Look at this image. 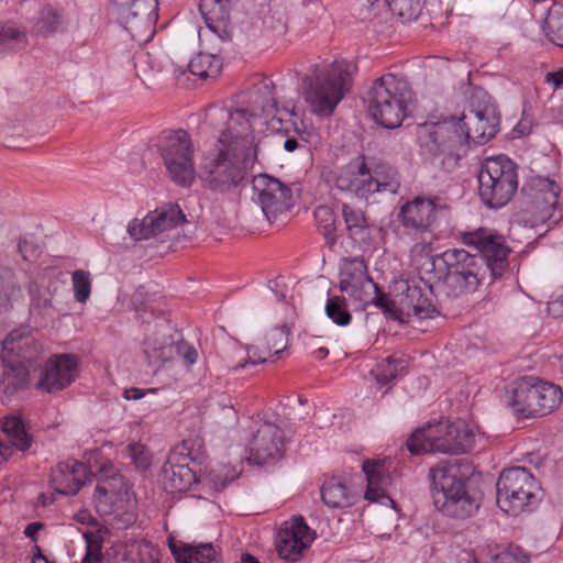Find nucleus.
Masks as SVG:
<instances>
[{
  "mask_svg": "<svg viewBox=\"0 0 563 563\" xmlns=\"http://www.w3.org/2000/svg\"><path fill=\"white\" fill-rule=\"evenodd\" d=\"M461 241L476 253L450 249L439 257L446 268L442 288L451 297L475 291L481 284L500 277L508 267L509 249L501 235L478 228L462 232Z\"/></svg>",
  "mask_w": 563,
  "mask_h": 563,
  "instance_id": "1",
  "label": "nucleus"
},
{
  "mask_svg": "<svg viewBox=\"0 0 563 563\" xmlns=\"http://www.w3.org/2000/svg\"><path fill=\"white\" fill-rule=\"evenodd\" d=\"M225 140H217L212 147L203 152L199 164L202 186L220 195L233 192L244 186L249 170L256 159V155L243 146Z\"/></svg>",
  "mask_w": 563,
  "mask_h": 563,
  "instance_id": "2",
  "label": "nucleus"
},
{
  "mask_svg": "<svg viewBox=\"0 0 563 563\" xmlns=\"http://www.w3.org/2000/svg\"><path fill=\"white\" fill-rule=\"evenodd\" d=\"M89 475L96 477V503H106L117 496L124 488V477L115 470L114 465L104 457H96L89 461L87 467L77 460L59 462L51 472V485L56 493L62 495H76Z\"/></svg>",
  "mask_w": 563,
  "mask_h": 563,
  "instance_id": "3",
  "label": "nucleus"
},
{
  "mask_svg": "<svg viewBox=\"0 0 563 563\" xmlns=\"http://www.w3.org/2000/svg\"><path fill=\"white\" fill-rule=\"evenodd\" d=\"M353 66L346 60L313 65L302 80V97L310 111L330 117L352 84Z\"/></svg>",
  "mask_w": 563,
  "mask_h": 563,
  "instance_id": "4",
  "label": "nucleus"
},
{
  "mask_svg": "<svg viewBox=\"0 0 563 563\" xmlns=\"http://www.w3.org/2000/svg\"><path fill=\"white\" fill-rule=\"evenodd\" d=\"M410 99L411 89L407 81L394 74H385L374 80L365 97L368 114L386 129L401 124Z\"/></svg>",
  "mask_w": 563,
  "mask_h": 563,
  "instance_id": "5",
  "label": "nucleus"
},
{
  "mask_svg": "<svg viewBox=\"0 0 563 563\" xmlns=\"http://www.w3.org/2000/svg\"><path fill=\"white\" fill-rule=\"evenodd\" d=\"M474 438L473 430L464 421L441 420L416 430L408 439L407 448L417 455L430 452L462 454L472 449Z\"/></svg>",
  "mask_w": 563,
  "mask_h": 563,
  "instance_id": "6",
  "label": "nucleus"
},
{
  "mask_svg": "<svg viewBox=\"0 0 563 563\" xmlns=\"http://www.w3.org/2000/svg\"><path fill=\"white\" fill-rule=\"evenodd\" d=\"M432 497L435 508L443 515L466 519L479 508L478 501L466 490L465 482L455 465L438 464L430 470Z\"/></svg>",
  "mask_w": 563,
  "mask_h": 563,
  "instance_id": "7",
  "label": "nucleus"
},
{
  "mask_svg": "<svg viewBox=\"0 0 563 563\" xmlns=\"http://www.w3.org/2000/svg\"><path fill=\"white\" fill-rule=\"evenodd\" d=\"M416 136L422 154L428 155L434 165L446 170L457 165L462 146L455 118L418 124Z\"/></svg>",
  "mask_w": 563,
  "mask_h": 563,
  "instance_id": "8",
  "label": "nucleus"
},
{
  "mask_svg": "<svg viewBox=\"0 0 563 563\" xmlns=\"http://www.w3.org/2000/svg\"><path fill=\"white\" fill-rule=\"evenodd\" d=\"M477 178L479 198L493 209L506 206L518 189L517 166L504 155L486 158Z\"/></svg>",
  "mask_w": 563,
  "mask_h": 563,
  "instance_id": "9",
  "label": "nucleus"
},
{
  "mask_svg": "<svg viewBox=\"0 0 563 563\" xmlns=\"http://www.w3.org/2000/svg\"><path fill=\"white\" fill-rule=\"evenodd\" d=\"M157 147L170 180L184 188L191 187L196 180V169L190 135L184 130L163 132Z\"/></svg>",
  "mask_w": 563,
  "mask_h": 563,
  "instance_id": "10",
  "label": "nucleus"
},
{
  "mask_svg": "<svg viewBox=\"0 0 563 563\" xmlns=\"http://www.w3.org/2000/svg\"><path fill=\"white\" fill-rule=\"evenodd\" d=\"M496 486L497 505L506 514L517 516L539 500L540 486L525 467L504 470Z\"/></svg>",
  "mask_w": 563,
  "mask_h": 563,
  "instance_id": "11",
  "label": "nucleus"
},
{
  "mask_svg": "<svg viewBox=\"0 0 563 563\" xmlns=\"http://www.w3.org/2000/svg\"><path fill=\"white\" fill-rule=\"evenodd\" d=\"M263 89L265 90V100L255 101L261 107V112L254 113V115H263L266 119L276 120L278 123H282L283 119L279 115L282 111L276 99L272 96L269 85L264 84ZM220 117L227 120V126L220 133L218 140L227 139L228 143L243 146L244 150H250L251 154L257 155L255 137L250 122V118L253 114H249L245 109H236L233 112L221 110Z\"/></svg>",
  "mask_w": 563,
  "mask_h": 563,
  "instance_id": "12",
  "label": "nucleus"
},
{
  "mask_svg": "<svg viewBox=\"0 0 563 563\" xmlns=\"http://www.w3.org/2000/svg\"><path fill=\"white\" fill-rule=\"evenodd\" d=\"M523 191L525 222L538 227L551 221L559 206L560 185L550 178L537 177L530 180Z\"/></svg>",
  "mask_w": 563,
  "mask_h": 563,
  "instance_id": "13",
  "label": "nucleus"
},
{
  "mask_svg": "<svg viewBox=\"0 0 563 563\" xmlns=\"http://www.w3.org/2000/svg\"><path fill=\"white\" fill-rule=\"evenodd\" d=\"M456 120L461 146L466 143L485 144L498 132L499 115L490 104H483L464 111Z\"/></svg>",
  "mask_w": 563,
  "mask_h": 563,
  "instance_id": "14",
  "label": "nucleus"
},
{
  "mask_svg": "<svg viewBox=\"0 0 563 563\" xmlns=\"http://www.w3.org/2000/svg\"><path fill=\"white\" fill-rule=\"evenodd\" d=\"M185 214L175 203H168L148 212L143 219H133L128 225V233L134 241L156 238L185 222Z\"/></svg>",
  "mask_w": 563,
  "mask_h": 563,
  "instance_id": "15",
  "label": "nucleus"
},
{
  "mask_svg": "<svg viewBox=\"0 0 563 563\" xmlns=\"http://www.w3.org/2000/svg\"><path fill=\"white\" fill-rule=\"evenodd\" d=\"M255 201L269 222L291 207V191L279 179L266 174H260L252 180Z\"/></svg>",
  "mask_w": 563,
  "mask_h": 563,
  "instance_id": "16",
  "label": "nucleus"
},
{
  "mask_svg": "<svg viewBox=\"0 0 563 563\" xmlns=\"http://www.w3.org/2000/svg\"><path fill=\"white\" fill-rule=\"evenodd\" d=\"M339 288L352 299L366 303L376 283L368 275L365 261L361 257L345 258L341 263L339 274Z\"/></svg>",
  "mask_w": 563,
  "mask_h": 563,
  "instance_id": "17",
  "label": "nucleus"
},
{
  "mask_svg": "<svg viewBox=\"0 0 563 563\" xmlns=\"http://www.w3.org/2000/svg\"><path fill=\"white\" fill-rule=\"evenodd\" d=\"M444 208L440 203V198L416 197L405 202L397 214L401 225L415 233L429 232L434 225L438 211Z\"/></svg>",
  "mask_w": 563,
  "mask_h": 563,
  "instance_id": "18",
  "label": "nucleus"
},
{
  "mask_svg": "<svg viewBox=\"0 0 563 563\" xmlns=\"http://www.w3.org/2000/svg\"><path fill=\"white\" fill-rule=\"evenodd\" d=\"M190 454L186 442L170 451L162 467V482L166 492H186L196 482V474L188 465V461L194 460Z\"/></svg>",
  "mask_w": 563,
  "mask_h": 563,
  "instance_id": "19",
  "label": "nucleus"
},
{
  "mask_svg": "<svg viewBox=\"0 0 563 563\" xmlns=\"http://www.w3.org/2000/svg\"><path fill=\"white\" fill-rule=\"evenodd\" d=\"M79 358L73 354L52 355L44 364L37 388L46 393L63 390L77 377Z\"/></svg>",
  "mask_w": 563,
  "mask_h": 563,
  "instance_id": "20",
  "label": "nucleus"
},
{
  "mask_svg": "<svg viewBox=\"0 0 563 563\" xmlns=\"http://www.w3.org/2000/svg\"><path fill=\"white\" fill-rule=\"evenodd\" d=\"M120 14L117 15L118 22L131 35L132 40L139 44L147 43L155 33L157 21V11L152 0L142 2L139 11H129L128 0H120Z\"/></svg>",
  "mask_w": 563,
  "mask_h": 563,
  "instance_id": "21",
  "label": "nucleus"
},
{
  "mask_svg": "<svg viewBox=\"0 0 563 563\" xmlns=\"http://www.w3.org/2000/svg\"><path fill=\"white\" fill-rule=\"evenodd\" d=\"M249 448L250 460L256 465L275 463L283 455V430L275 423H263L254 433Z\"/></svg>",
  "mask_w": 563,
  "mask_h": 563,
  "instance_id": "22",
  "label": "nucleus"
},
{
  "mask_svg": "<svg viewBox=\"0 0 563 563\" xmlns=\"http://www.w3.org/2000/svg\"><path fill=\"white\" fill-rule=\"evenodd\" d=\"M314 532L302 517L285 521L276 537V549L280 558L296 561L313 541Z\"/></svg>",
  "mask_w": 563,
  "mask_h": 563,
  "instance_id": "23",
  "label": "nucleus"
},
{
  "mask_svg": "<svg viewBox=\"0 0 563 563\" xmlns=\"http://www.w3.org/2000/svg\"><path fill=\"white\" fill-rule=\"evenodd\" d=\"M400 288L399 305L402 312L420 319L434 318L439 314L433 305L432 289L422 279L402 282Z\"/></svg>",
  "mask_w": 563,
  "mask_h": 563,
  "instance_id": "24",
  "label": "nucleus"
},
{
  "mask_svg": "<svg viewBox=\"0 0 563 563\" xmlns=\"http://www.w3.org/2000/svg\"><path fill=\"white\" fill-rule=\"evenodd\" d=\"M371 179V168L367 166L365 157L360 156L339 169L334 184L341 191L367 198L372 194Z\"/></svg>",
  "mask_w": 563,
  "mask_h": 563,
  "instance_id": "25",
  "label": "nucleus"
},
{
  "mask_svg": "<svg viewBox=\"0 0 563 563\" xmlns=\"http://www.w3.org/2000/svg\"><path fill=\"white\" fill-rule=\"evenodd\" d=\"M42 345L32 335L29 327L12 330L2 341L3 357L15 355L16 362L31 364L41 354Z\"/></svg>",
  "mask_w": 563,
  "mask_h": 563,
  "instance_id": "26",
  "label": "nucleus"
},
{
  "mask_svg": "<svg viewBox=\"0 0 563 563\" xmlns=\"http://www.w3.org/2000/svg\"><path fill=\"white\" fill-rule=\"evenodd\" d=\"M362 468L367 481L365 499L396 508L395 500L386 493L385 486L389 478L385 474L386 470L384 462L366 460L364 461Z\"/></svg>",
  "mask_w": 563,
  "mask_h": 563,
  "instance_id": "27",
  "label": "nucleus"
},
{
  "mask_svg": "<svg viewBox=\"0 0 563 563\" xmlns=\"http://www.w3.org/2000/svg\"><path fill=\"white\" fill-rule=\"evenodd\" d=\"M537 384L534 377H523L506 393V401L515 412L522 413L526 417L536 416L537 407Z\"/></svg>",
  "mask_w": 563,
  "mask_h": 563,
  "instance_id": "28",
  "label": "nucleus"
},
{
  "mask_svg": "<svg viewBox=\"0 0 563 563\" xmlns=\"http://www.w3.org/2000/svg\"><path fill=\"white\" fill-rule=\"evenodd\" d=\"M1 429L9 438L11 445L0 441V464L7 462L12 455V448L24 452L32 444V435L26 431L25 424L20 417H5L1 422Z\"/></svg>",
  "mask_w": 563,
  "mask_h": 563,
  "instance_id": "29",
  "label": "nucleus"
},
{
  "mask_svg": "<svg viewBox=\"0 0 563 563\" xmlns=\"http://www.w3.org/2000/svg\"><path fill=\"white\" fill-rule=\"evenodd\" d=\"M368 14L379 16L384 12H391L401 22H412L418 19L423 9V0H367Z\"/></svg>",
  "mask_w": 563,
  "mask_h": 563,
  "instance_id": "30",
  "label": "nucleus"
},
{
  "mask_svg": "<svg viewBox=\"0 0 563 563\" xmlns=\"http://www.w3.org/2000/svg\"><path fill=\"white\" fill-rule=\"evenodd\" d=\"M239 0H200L199 11L207 26L217 33L222 40L230 37L225 29L232 7Z\"/></svg>",
  "mask_w": 563,
  "mask_h": 563,
  "instance_id": "31",
  "label": "nucleus"
},
{
  "mask_svg": "<svg viewBox=\"0 0 563 563\" xmlns=\"http://www.w3.org/2000/svg\"><path fill=\"white\" fill-rule=\"evenodd\" d=\"M115 554L124 563H159V550L147 540L130 539L117 544Z\"/></svg>",
  "mask_w": 563,
  "mask_h": 563,
  "instance_id": "32",
  "label": "nucleus"
},
{
  "mask_svg": "<svg viewBox=\"0 0 563 563\" xmlns=\"http://www.w3.org/2000/svg\"><path fill=\"white\" fill-rule=\"evenodd\" d=\"M169 549L176 563H218L217 552L211 543L177 545L170 541Z\"/></svg>",
  "mask_w": 563,
  "mask_h": 563,
  "instance_id": "33",
  "label": "nucleus"
},
{
  "mask_svg": "<svg viewBox=\"0 0 563 563\" xmlns=\"http://www.w3.org/2000/svg\"><path fill=\"white\" fill-rule=\"evenodd\" d=\"M29 382V367L22 362H9L3 367L0 391L11 397L24 389Z\"/></svg>",
  "mask_w": 563,
  "mask_h": 563,
  "instance_id": "34",
  "label": "nucleus"
},
{
  "mask_svg": "<svg viewBox=\"0 0 563 563\" xmlns=\"http://www.w3.org/2000/svg\"><path fill=\"white\" fill-rule=\"evenodd\" d=\"M371 168L372 194L388 192L397 194L400 187L398 172L386 163H377Z\"/></svg>",
  "mask_w": 563,
  "mask_h": 563,
  "instance_id": "35",
  "label": "nucleus"
},
{
  "mask_svg": "<svg viewBox=\"0 0 563 563\" xmlns=\"http://www.w3.org/2000/svg\"><path fill=\"white\" fill-rule=\"evenodd\" d=\"M342 214L346 224L349 236L356 243H363L368 239V224L361 209L346 203L342 206Z\"/></svg>",
  "mask_w": 563,
  "mask_h": 563,
  "instance_id": "36",
  "label": "nucleus"
},
{
  "mask_svg": "<svg viewBox=\"0 0 563 563\" xmlns=\"http://www.w3.org/2000/svg\"><path fill=\"white\" fill-rule=\"evenodd\" d=\"M321 497L323 503L331 508H344L352 505L345 483L336 477H332L323 483Z\"/></svg>",
  "mask_w": 563,
  "mask_h": 563,
  "instance_id": "37",
  "label": "nucleus"
},
{
  "mask_svg": "<svg viewBox=\"0 0 563 563\" xmlns=\"http://www.w3.org/2000/svg\"><path fill=\"white\" fill-rule=\"evenodd\" d=\"M537 396L536 404L538 407L536 409V416H545L561 404L563 393L561 388L554 384L538 380Z\"/></svg>",
  "mask_w": 563,
  "mask_h": 563,
  "instance_id": "38",
  "label": "nucleus"
},
{
  "mask_svg": "<svg viewBox=\"0 0 563 563\" xmlns=\"http://www.w3.org/2000/svg\"><path fill=\"white\" fill-rule=\"evenodd\" d=\"M22 297V289L16 280L15 273L4 266H0V309L8 310L12 301Z\"/></svg>",
  "mask_w": 563,
  "mask_h": 563,
  "instance_id": "39",
  "label": "nucleus"
},
{
  "mask_svg": "<svg viewBox=\"0 0 563 563\" xmlns=\"http://www.w3.org/2000/svg\"><path fill=\"white\" fill-rule=\"evenodd\" d=\"M188 70L201 79L216 78L221 69V62L213 54L199 53L192 57L188 65Z\"/></svg>",
  "mask_w": 563,
  "mask_h": 563,
  "instance_id": "40",
  "label": "nucleus"
},
{
  "mask_svg": "<svg viewBox=\"0 0 563 563\" xmlns=\"http://www.w3.org/2000/svg\"><path fill=\"white\" fill-rule=\"evenodd\" d=\"M325 316L336 325L346 327L352 322L347 301L339 295L329 296L324 306Z\"/></svg>",
  "mask_w": 563,
  "mask_h": 563,
  "instance_id": "41",
  "label": "nucleus"
},
{
  "mask_svg": "<svg viewBox=\"0 0 563 563\" xmlns=\"http://www.w3.org/2000/svg\"><path fill=\"white\" fill-rule=\"evenodd\" d=\"M547 36L558 46L563 47V4L554 3L548 10L544 21Z\"/></svg>",
  "mask_w": 563,
  "mask_h": 563,
  "instance_id": "42",
  "label": "nucleus"
},
{
  "mask_svg": "<svg viewBox=\"0 0 563 563\" xmlns=\"http://www.w3.org/2000/svg\"><path fill=\"white\" fill-rule=\"evenodd\" d=\"M405 369V361L388 356L376 365L371 371V374L375 377L376 382L380 385H387L393 379H396L399 374Z\"/></svg>",
  "mask_w": 563,
  "mask_h": 563,
  "instance_id": "43",
  "label": "nucleus"
},
{
  "mask_svg": "<svg viewBox=\"0 0 563 563\" xmlns=\"http://www.w3.org/2000/svg\"><path fill=\"white\" fill-rule=\"evenodd\" d=\"M26 35L14 24H0V53L11 52L25 47Z\"/></svg>",
  "mask_w": 563,
  "mask_h": 563,
  "instance_id": "44",
  "label": "nucleus"
},
{
  "mask_svg": "<svg viewBox=\"0 0 563 563\" xmlns=\"http://www.w3.org/2000/svg\"><path fill=\"white\" fill-rule=\"evenodd\" d=\"M26 35L14 24H0V53L11 52L25 47Z\"/></svg>",
  "mask_w": 563,
  "mask_h": 563,
  "instance_id": "45",
  "label": "nucleus"
},
{
  "mask_svg": "<svg viewBox=\"0 0 563 563\" xmlns=\"http://www.w3.org/2000/svg\"><path fill=\"white\" fill-rule=\"evenodd\" d=\"M314 220L319 231L327 239L330 245H333L335 239V214L328 206H319L314 210Z\"/></svg>",
  "mask_w": 563,
  "mask_h": 563,
  "instance_id": "46",
  "label": "nucleus"
},
{
  "mask_svg": "<svg viewBox=\"0 0 563 563\" xmlns=\"http://www.w3.org/2000/svg\"><path fill=\"white\" fill-rule=\"evenodd\" d=\"M63 23V15L52 7H45L41 12V18L35 24V30L38 34L49 35L56 32Z\"/></svg>",
  "mask_w": 563,
  "mask_h": 563,
  "instance_id": "47",
  "label": "nucleus"
},
{
  "mask_svg": "<svg viewBox=\"0 0 563 563\" xmlns=\"http://www.w3.org/2000/svg\"><path fill=\"white\" fill-rule=\"evenodd\" d=\"M71 282L75 299L80 303L86 302L91 292L90 273L77 269L71 275Z\"/></svg>",
  "mask_w": 563,
  "mask_h": 563,
  "instance_id": "48",
  "label": "nucleus"
},
{
  "mask_svg": "<svg viewBox=\"0 0 563 563\" xmlns=\"http://www.w3.org/2000/svg\"><path fill=\"white\" fill-rule=\"evenodd\" d=\"M276 358L272 354V347L266 345H251L247 347V358L238 364L233 369L238 371L240 368H244L247 365H256L266 362H275Z\"/></svg>",
  "mask_w": 563,
  "mask_h": 563,
  "instance_id": "49",
  "label": "nucleus"
},
{
  "mask_svg": "<svg viewBox=\"0 0 563 563\" xmlns=\"http://www.w3.org/2000/svg\"><path fill=\"white\" fill-rule=\"evenodd\" d=\"M266 346L272 347V354L277 360L288 343V333L285 327L271 329L265 335Z\"/></svg>",
  "mask_w": 563,
  "mask_h": 563,
  "instance_id": "50",
  "label": "nucleus"
},
{
  "mask_svg": "<svg viewBox=\"0 0 563 563\" xmlns=\"http://www.w3.org/2000/svg\"><path fill=\"white\" fill-rule=\"evenodd\" d=\"M27 292L30 295L32 305L38 309H47L52 307V299L42 296L40 286L36 278H31L27 284Z\"/></svg>",
  "mask_w": 563,
  "mask_h": 563,
  "instance_id": "51",
  "label": "nucleus"
},
{
  "mask_svg": "<svg viewBox=\"0 0 563 563\" xmlns=\"http://www.w3.org/2000/svg\"><path fill=\"white\" fill-rule=\"evenodd\" d=\"M172 345L152 346L147 341L144 343V353L151 364L165 362L168 360Z\"/></svg>",
  "mask_w": 563,
  "mask_h": 563,
  "instance_id": "52",
  "label": "nucleus"
},
{
  "mask_svg": "<svg viewBox=\"0 0 563 563\" xmlns=\"http://www.w3.org/2000/svg\"><path fill=\"white\" fill-rule=\"evenodd\" d=\"M368 303H373L386 313L391 312L395 308V302L387 298V296L379 289L377 284L376 289L373 290V294L367 299V302L363 303V306H367Z\"/></svg>",
  "mask_w": 563,
  "mask_h": 563,
  "instance_id": "53",
  "label": "nucleus"
},
{
  "mask_svg": "<svg viewBox=\"0 0 563 563\" xmlns=\"http://www.w3.org/2000/svg\"><path fill=\"white\" fill-rule=\"evenodd\" d=\"M18 252L24 261H34L41 253L38 245L26 238L20 239L18 243Z\"/></svg>",
  "mask_w": 563,
  "mask_h": 563,
  "instance_id": "54",
  "label": "nucleus"
},
{
  "mask_svg": "<svg viewBox=\"0 0 563 563\" xmlns=\"http://www.w3.org/2000/svg\"><path fill=\"white\" fill-rule=\"evenodd\" d=\"M175 349L178 356L181 357L187 365H192L196 363L198 352L192 345L185 341H179Z\"/></svg>",
  "mask_w": 563,
  "mask_h": 563,
  "instance_id": "55",
  "label": "nucleus"
},
{
  "mask_svg": "<svg viewBox=\"0 0 563 563\" xmlns=\"http://www.w3.org/2000/svg\"><path fill=\"white\" fill-rule=\"evenodd\" d=\"M87 538V552L81 563H101V545L98 541Z\"/></svg>",
  "mask_w": 563,
  "mask_h": 563,
  "instance_id": "56",
  "label": "nucleus"
},
{
  "mask_svg": "<svg viewBox=\"0 0 563 563\" xmlns=\"http://www.w3.org/2000/svg\"><path fill=\"white\" fill-rule=\"evenodd\" d=\"M129 451L134 463L140 468H146L150 465L147 455L145 454L144 446L141 444H130Z\"/></svg>",
  "mask_w": 563,
  "mask_h": 563,
  "instance_id": "57",
  "label": "nucleus"
},
{
  "mask_svg": "<svg viewBox=\"0 0 563 563\" xmlns=\"http://www.w3.org/2000/svg\"><path fill=\"white\" fill-rule=\"evenodd\" d=\"M500 563H529V556L520 548H515L500 555Z\"/></svg>",
  "mask_w": 563,
  "mask_h": 563,
  "instance_id": "58",
  "label": "nucleus"
},
{
  "mask_svg": "<svg viewBox=\"0 0 563 563\" xmlns=\"http://www.w3.org/2000/svg\"><path fill=\"white\" fill-rule=\"evenodd\" d=\"M44 525L42 522H32L29 523L24 529L25 537L32 539L33 541L36 540V536L40 530H42Z\"/></svg>",
  "mask_w": 563,
  "mask_h": 563,
  "instance_id": "59",
  "label": "nucleus"
},
{
  "mask_svg": "<svg viewBox=\"0 0 563 563\" xmlns=\"http://www.w3.org/2000/svg\"><path fill=\"white\" fill-rule=\"evenodd\" d=\"M547 81L554 85L555 88L563 86V69L547 74Z\"/></svg>",
  "mask_w": 563,
  "mask_h": 563,
  "instance_id": "60",
  "label": "nucleus"
},
{
  "mask_svg": "<svg viewBox=\"0 0 563 563\" xmlns=\"http://www.w3.org/2000/svg\"><path fill=\"white\" fill-rule=\"evenodd\" d=\"M145 395V390L132 387L130 389L124 390V398L128 400H137L141 399Z\"/></svg>",
  "mask_w": 563,
  "mask_h": 563,
  "instance_id": "61",
  "label": "nucleus"
},
{
  "mask_svg": "<svg viewBox=\"0 0 563 563\" xmlns=\"http://www.w3.org/2000/svg\"><path fill=\"white\" fill-rule=\"evenodd\" d=\"M548 312L553 317H558L563 312V305L559 301L549 302Z\"/></svg>",
  "mask_w": 563,
  "mask_h": 563,
  "instance_id": "62",
  "label": "nucleus"
},
{
  "mask_svg": "<svg viewBox=\"0 0 563 563\" xmlns=\"http://www.w3.org/2000/svg\"><path fill=\"white\" fill-rule=\"evenodd\" d=\"M33 563H47V558L42 553L38 545H34Z\"/></svg>",
  "mask_w": 563,
  "mask_h": 563,
  "instance_id": "63",
  "label": "nucleus"
},
{
  "mask_svg": "<svg viewBox=\"0 0 563 563\" xmlns=\"http://www.w3.org/2000/svg\"><path fill=\"white\" fill-rule=\"evenodd\" d=\"M298 146V141L295 137H288L284 143V148L287 152H294Z\"/></svg>",
  "mask_w": 563,
  "mask_h": 563,
  "instance_id": "64",
  "label": "nucleus"
}]
</instances>
